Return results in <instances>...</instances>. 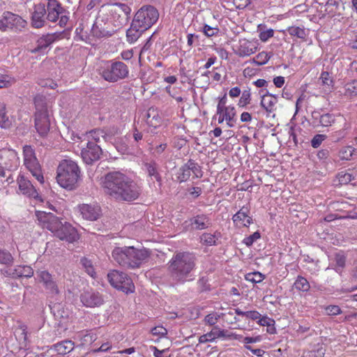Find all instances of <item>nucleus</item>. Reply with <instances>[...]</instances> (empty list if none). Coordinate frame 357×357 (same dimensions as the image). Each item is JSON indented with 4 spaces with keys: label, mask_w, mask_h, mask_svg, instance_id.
<instances>
[{
    "label": "nucleus",
    "mask_w": 357,
    "mask_h": 357,
    "mask_svg": "<svg viewBox=\"0 0 357 357\" xmlns=\"http://www.w3.org/2000/svg\"><path fill=\"white\" fill-rule=\"evenodd\" d=\"M225 116V120L227 121V124L229 127H234V124L236 122V109L234 107L228 106L226 109V111L224 112Z\"/></svg>",
    "instance_id": "obj_36"
},
{
    "label": "nucleus",
    "mask_w": 357,
    "mask_h": 357,
    "mask_svg": "<svg viewBox=\"0 0 357 357\" xmlns=\"http://www.w3.org/2000/svg\"><path fill=\"white\" fill-rule=\"evenodd\" d=\"M252 2V0H233L236 8L242 10L248 7Z\"/></svg>",
    "instance_id": "obj_59"
},
{
    "label": "nucleus",
    "mask_w": 357,
    "mask_h": 357,
    "mask_svg": "<svg viewBox=\"0 0 357 357\" xmlns=\"http://www.w3.org/2000/svg\"><path fill=\"white\" fill-rule=\"evenodd\" d=\"M355 149L351 146L343 147L339 151V157L341 160H349L351 158Z\"/></svg>",
    "instance_id": "obj_48"
},
{
    "label": "nucleus",
    "mask_w": 357,
    "mask_h": 357,
    "mask_svg": "<svg viewBox=\"0 0 357 357\" xmlns=\"http://www.w3.org/2000/svg\"><path fill=\"white\" fill-rule=\"evenodd\" d=\"M79 298L83 305L86 307H98L105 302L102 294L93 289L84 290Z\"/></svg>",
    "instance_id": "obj_13"
},
{
    "label": "nucleus",
    "mask_w": 357,
    "mask_h": 357,
    "mask_svg": "<svg viewBox=\"0 0 357 357\" xmlns=\"http://www.w3.org/2000/svg\"><path fill=\"white\" fill-rule=\"evenodd\" d=\"M337 178L341 185L348 184L354 179L351 174L344 172H340L337 174Z\"/></svg>",
    "instance_id": "obj_49"
},
{
    "label": "nucleus",
    "mask_w": 357,
    "mask_h": 357,
    "mask_svg": "<svg viewBox=\"0 0 357 357\" xmlns=\"http://www.w3.org/2000/svg\"><path fill=\"white\" fill-rule=\"evenodd\" d=\"M150 251L146 249H137L133 246L116 247L112 252L114 260L120 266L128 268H135L147 259Z\"/></svg>",
    "instance_id": "obj_4"
},
{
    "label": "nucleus",
    "mask_w": 357,
    "mask_h": 357,
    "mask_svg": "<svg viewBox=\"0 0 357 357\" xmlns=\"http://www.w3.org/2000/svg\"><path fill=\"white\" fill-rule=\"evenodd\" d=\"M227 103V94L225 93L222 98H221L219 100V102L217 106V114H221L225 112L227 109V106H225Z\"/></svg>",
    "instance_id": "obj_56"
},
{
    "label": "nucleus",
    "mask_w": 357,
    "mask_h": 357,
    "mask_svg": "<svg viewBox=\"0 0 357 357\" xmlns=\"http://www.w3.org/2000/svg\"><path fill=\"white\" fill-rule=\"evenodd\" d=\"M36 217L44 228L50 230L54 236L68 243L77 241L79 236L77 229L70 223H63L58 217L52 213L36 211Z\"/></svg>",
    "instance_id": "obj_3"
},
{
    "label": "nucleus",
    "mask_w": 357,
    "mask_h": 357,
    "mask_svg": "<svg viewBox=\"0 0 357 357\" xmlns=\"http://www.w3.org/2000/svg\"><path fill=\"white\" fill-rule=\"evenodd\" d=\"M220 327L218 326H213L211 331L206 333L207 337L209 338L211 342L215 340L218 338Z\"/></svg>",
    "instance_id": "obj_63"
},
{
    "label": "nucleus",
    "mask_w": 357,
    "mask_h": 357,
    "mask_svg": "<svg viewBox=\"0 0 357 357\" xmlns=\"http://www.w3.org/2000/svg\"><path fill=\"white\" fill-rule=\"evenodd\" d=\"M261 237V234L259 231L254 232L252 235L246 237L243 240V243L248 247L251 246L255 241Z\"/></svg>",
    "instance_id": "obj_53"
},
{
    "label": "nucleus",
    "mask_w": 357,
    "mask_h": 357,
    "mask_svg": "<svg viewBox=\"0 0 357 357\" xmlns=\"http://www.w3.org/2000/svg\"><path fill=\"white\" fill-rule=\"evenodd\" d=\"M146 122L149 126L157 128L160 126L161 118L153 108H149L146 114Z\"/></svg>",
    "instance_id": "obj_31"
},
{
    "label": "nucleus",
    "mask_w": 357,
    "mask_h": 357,
    "mask_svg": "<svg viewBox=\"0 0 357 357\" xmlns=\"http://www.w3.org/2000/svg\"><path fill=\"white\" fill-rule=\"evenodd\" d=\"M326 352V347L323 344H318L317 349H314V357H324Z\"/></svg>",
    "instance_id": "obj_64"
},
{
    "label": "nucleus",
    "mask_w": 357,
    "mask_h": 357,
    "mask_svg": "<svg viewBox=\"0 0 357 357\" xmlns=\"http://www.w3.org/2000/svg\"><path fill=\"white\" fill-rule=\"evenodd\" d=\"M273 56L272 52H259L252 60L253 63L257 66H262L266 64L271 57Z\"/></svg>",
    "instance_id": "obj_38"
},
{
    "label": "nucleus",
    "mask_w": 357,
    "mask_h": 357,
    "mask_svg": "<svg viewBox=\"0 0 357 357\" xmlns=\"http://www.w3.org/2000/svg\"><path fill=\"white\" fill-rule=\"evenodd\" d=\"M17 183L19 185V190L23 195L43 201L30 181L26 179L23 176H22L18 178Z\"/></svg>",
    "instance_id": "obj_19"
},
{
    "label": "nucleus",
    "mask_w": 357,
    "mask_h": 357,
    "mask_svg": "<svg viewBox=\"0 0 357 357\" xmlns=\"http://www.w3.org/2000/svg\"><path fill=\"white\" fill-rule=\"evenodd\" d=\"M344 95L347 97L352 98L357 96V80H353L346 84Z\"/></svg>",
    "instance_id": "obj_40"
},
{
    "label": "nucleus",
    "mask_w": 357,
    "mask_h": 357,
    "mask_svg": "<svg viewBox=\"0 0 357 357\" xmlns=\"http://www.w3.org/2000/svg\"><path fill=\"white\" fill-rule=\"evenodd\" d=\"M56 178L61 187L68 190H75L81 180L80 169L73 160H63L57 167Z\"/></svg>",
    "instance_id": "obj_5"
},
{
    "label": "nucleus",
    "mask_w": 357,
    "mask_h": 357,
    "mask_svg": "<svg viewBox=\"0 0 357 357\" xmlns=\"http://www.w3.org/2000/svg\"><path fill=\"white\" fill-rule=\"evenodd\" d=\"M36 106L35 128L41 137H45L50 128L49 112L45 100L42 97L34 99Z\"/></svg>",
    "instance_id": "obj_7"
},
{
    "label": "nucleus",
    "mask_w": 357,
    "mask_h": 357,
    "mask_svg": "<svg viewBox=\"0 0 357 357\" xmlns=\"http://www.w3.org/2000/svg\"><path fill=\"white\" fill-rule=\"evenodd\" d=\"M335 119L333 116L331 114H325L319 117V123L320 126L323 127H327L331 126V124L334 122Z\"/></svg>",
    "instance_id": "obj_51"
},
{
    "label": "nucleus",
    "mask_w": 357,
    "mask_h": 357,
    "mask_svg": "<svg viewBox=\"0 0 357 357\" xmlns=\"http://www.w3.org/2000/svg\"><path fill=\"white\" fill-rule=\"evenodd\" d=\"M336 265L340 268H343L345 265L346 257L342 253H337L335 256Z\"/></svg>",
    "instance_id": "obj_62"
},
{
    "label": "nucleus",
    "mask_w": 357,
    "mask_h": 357,
    "mask_svg": "<svg viewBox=\"0 0 357 357\" xmlns=\"http://www.w3.org/2000/svg\"><path fill=\"white\" fill-rule=\"evenodd\" d=\"M144 167L149 176H150L151 179L154 178L159 183L162 181V177L158 172V165L155 161L146 162Z\"/></svg>",
    "instance_id": "obj_30"
},
{
    "label": "nucleus",
    "mask_w": 357,
    "mask_h": 357,
    "mask_svg": "<svg viewBox=\"0 0 357 357\" xmlns=\"http://www.w3.org/2000/svg\"><path fill=\"white\" fill-rule=\"evenodd\" d=\"M274 34V31L272 29H267L266 31H261L259 33V38L261 41L266 42L270 38H272Z\"/></svg>",
    "instance_id": "obj_61"
},
{
    "label": "nucleus",
    "mask_w": 357,
    "mask_h": 357,
    "mask_svg": "<svg viewBox=\"0 0 357 357\" xmlns=\"http://www.w3.org/2000/svg\"><path fill=\"white\" fill-rule=\"evenodd\" d=\"M250 209L248 207L243 206L236 214L233 215L232 220L236 226L248 227L252 222V218L249 216Z\"/></svg>",
    "instance_id": "obj_22"
},
{
    "label": "nucleus",
    "mask_w": 357,
    "mask_h": 357,
    "mask_svg": "<svg viewBox=\"0 0 357 357\" xmlns=\"http://www.w3.org/2000/svg\"><path fill=\"white\" fill-rule=\"evenodd\" d=\"M159 13L153 6H144L135 13L133 20L139 24L142 30H147L158 20Z\"/></svg>",
    "instance_id": "obj_9"
},
{
    "label": "nucleus",
    "mask_w": 357,
    "mask_h": 357,
    "mask_svg": "<svg viewBox=\"0 0 357 357\" xmlns=\"http://www.w3.org/2000/svg\"><path fill=\"white\" fill-rule=\"evenodd\" d=\"M103 188L107 195L118 202H133L142 193V188L137 183L119 172L105 176Z\"/></svg>",
    "instance_id": "obj_1"
},
{
    "label": "nucleus",
    "mask_w": 357,
    "mask_h": 357,
    "mask_svg": "<svg viewBox=\"0 0 357 357\" xmlns=\"http://www.w3.org/2000/svg\"><path fill=\"white\" fill-rule=\"evenodd\" d=\"M80 264L85 269L86 272L92 278H95L96 273L93 268L92 262L91 260L86 257H82L80 259Z\"/></svg>",
    "instance_id": "obj_41"
},
{
    "label": "nucleus",
    "mask_w": 357,
    "mask_h": 357,
    "mask_svg": "<svg viewBox=\"0 0 357 357\" xmlns=\"http://www.w3.org/2000/svg\"><path fill=\"white\" fill-rule=\"evenodd\" d=\"M319 80L321 81V84L326 87V91L331 90V88L333 86V80L328 72H323L321 74Z\"/></svg>",
    "instance_id": "obj_45"
},
{
    "label": "nucleus",
    "mask_w": 357,
    "mask_h": 357,
    "mask_svg": "<svg viewBox=\"0 0 357 357\" xmlns=\"http://www.w3.org/2000/svg\"><path fill=\"white\" fill-rule=\"evenodd\" d=\"M289 35L296 36L298 38L306 40L307 36L309 35L310 30L300 28L298 26H290L287 29Z\"/></svg>",
    "instance_id": "obj_33"
},
{
    "label": "nucleus",
    "mask_w": 357,
    "mask_h": 357,
    "mask_svg": "<svg viewBox=\"0 0 357 357\" xmlns=\"http://www.w3.org/2000/svg\"><path fill=\"white\" fill-rule=\"evenodd\" d=\"M12 125L11 121L6 114V105L0 103V127L1 128H9Z\"/></svg>",
    "instance_id": "obj_34"
},
{
    "label": "nucleus",
    "mask_w": 357,
    "mask_h": 357,
    "mask_svg": "<svg viewBox=\"0 0 357 357\" xmlns=\"http://www.w3.org/2000/svg\"><path fill=\"white\" fill-rule=\"evenodd\" d=\"M276 102L277 97L269 93L268 91L262 96L261 105L267 112L271 113L275 110Z\"/></svg>",
    "instance_id": "obj_28"
},
{
    "label": "nucleus",
    "mask_w": 357,
    "mask_h": 357,
    "mask_svg": "<svg viewBox=\"0 0 357 357\" xmlns=\"http://www.w3.org/2000/svg\"><path fill=\"white\" fill-rule=\"evenodd\" d=\"M26 24L21 16L10 11H4L0 16V31L2 32H20Z\"/></svg>",
    "instance_id": "obj_8"
},
{
    "label": "nucleus",
    "mask_w": 357,
    "mask_h": 357,
    "mask_svg": "<svg viewBox=\"0 0 357 357\" xmlns=\"http://www.w3.org/2000/svg\"><path fill=\"white\" fill-rule=\"evenodd\" d=\"M115 8L114 12L121 11L126 16V20H128L131 13V8L126 3L116 2L112 4Z\"/></svg>",
    "instance_id": "obj_46"
},
{
    "label": "nucleus",
    "mask_w": 357,
    "mask_h": 357,
    "mask_svg": "<svg viewBox=\"0 0 357 357\" xmlns=\"http://www.w3.org/2000/svg\"><path fill=\"white\" fill-rule=\"evenodd\" d=\"M19 329L21 331L22 338L24 342H30L32 336L38 329L29 328L25 324L20 325Z\"/></svg>",
    "instance_id": "obj_37"
},
{
    "label": "nucleus",
    "mask_w": 357,
    "mask_h": 357,
    "mask_svg": "<svg viewBox=\"0 0 357 357\" xmlns=\"http://www.w3.org/2000/svg\"><path fill=\"white\" fill-rule=\"evenodd\" d=\"M46 16L45 4L44 3L36 4L31 15L32 26L36 29L43 27L47 20Z\"/></svg>",
    "instance_id": "obj_16"
},
{
    "label": "nucleus",
    "mask_w": 357,
    "mask_h": 357,
    "mask_svg": "<svg viewBox=\"0 0 357 357\" xmlns=\"http://www.w3.org/2000/svg\"><path fill=\"white\" fill-rule=\"evenodd\" d=\"M189 167L190 169V172L194 174V176L196 178H202L203 176V172L202 170V167L195 162V160L190 159L188 161Z\"/></svg>",
    "instance_id": "obj_44"
},
{
    "label": "nucleus",
    "mask_w": 357,
    "mask_h": 357,
    "mask_svg": "<svg viewBox=\"0 0 357 357\" xmlns=\"http://www.w3.org/2000/svg\"><path fill=\"white\" fill-rule=\"evenodd\" d=\"M52 310L55 319L60 321L67 319L69 316V312L65 310L63 307L60 304L54 305Z\"/></svg>",
    "instance_id": "obj_35"
},
{
    "label": "nucleus",
    "mask_w": 357,
    "mask_h": 357,
    "mask_svg": "<svg viewBox=\"0 0 357 357\" xmlns=\"http://www.w3.org/2000/svg\"><path fill=\"white\" fill-rule=\"evenodd\" d=\"M0 159L3 160L2 164L4 165V168L8 170L15 169L19 165V158L17 153L14 151H5Z\"/></svg>",
    "instance_id": "obj_23"
},
{
    "label": "nucleus",
    "mask_w": 357,
    "mask_h": 357,
    "mask_svg": "<svg viewBox=\"0 0 357 357\" xmlns=\"http://www.w3.org/2000/svg\"><path fill=\"white\" fill-rule=\"evenodd\" d=\"M45 5L46 18L47 20L54 22L59 19V24L61 27H64L69 20L67 13H68L57 0H47Z\"/></svg>",
    "instance_id": "obj_10"
},
{
    "label": "nucleus",
    "mask_w": 357,
    "mask_h": 357,
    "mask_svg": "<svg viewBox=\"0 0 357 357\" xmlns=\"http://www.w3.org/2000/svg\"><path fill=\"white\" fill-rule=\"evenodd\" d=\"M116 31L112 27V23L107 18L98 17L94 22L91 33L98 38H108L113 36Z\"/></svg>",
    "instance_id": "obj_12"
},
{
    "label": "nucleus",
    "mask_w": 357,
    "mask_h": 357,
    "mask_svg": "<svg viewBox=\"0 0 357 357\" xmlns=\"http://www.w3.org/2000/svg\"><path fill=\"white\" fill-rule=\"evenodd\" d=\"M195 255L190 252L175 253L167 264V271L170 279L175 284H184L194 279L192 271L196 267Z\"/></svg>",
    "instance_id": "obj_2"
},
{
    "label": "nucleus",
    "mask_w": 357,
    "mask_h": 357,
    "mask_svg": "<svg viewBox=\"0 0 357 357\" xmlns=\"http://www.w3.org/2000/svg\"><path fill=\"white\" fill-rule=\"evenodd\" d=\"M82 158L86 164H92L100 159L102 149L97 144L91 141L87 143L86 148L82 150Z\"/></svg>",
    "instance_id": "obj_14"
},
{
    "label": "nucleus",
    "mask_w": 357,
    "mask_h": 357,
    "mask_svg": "<svg viewBox=\"0 0 357 357\" xmlns=\"http://www.w3.org/2000/svg\"><path fill=\"white\" fill-rule=\"evenodd\" d=\"M57 38L56 33L47 34L40 37L36 42V47L32 50L33 53H43Z\"/></svg>",
    "instance_id": "obj_24"
},
{
    "label": "nucleus",
    "mask_w": 357,
    "mask_h": 357,
    "mask_svg": "<svg viewBox=\"0 0 357 357\" xmlns=\"http://www.w3.org/2000/svg\"><path fill=\"white\" fill-rule=\"evenodd\" d=\"M256 51L257 47L253 42L242 39L239 41V47L236 54L241 57H244L254 54Z\"/></svg>",
    "instance_id": "obj_25"
},
{
    "label": "nucleus",
    "mask_w": 357,
    "mask_h": 357,
    "mask_svg": "<svg viewBox=\"0 0 357 357\" xmlns=\"http://www.w3.org/2000/svg\"><path fill=\"white\" fill-rule=\"evenodd\" d=\"M100 75L107 82L114 83L126 79L129 75L128 66L120 61H109L100 70Z\"/></svg>",
    "instance_id": "obj_6"
},
{
    "label": "nucleus",
    "mask_w": 357,
    "mask_h": 357,
    "mask_svg": "<svg viewBox=\"0 0 357 357\" xmlns=\"http://www.w3.org/2000/svg\"><path fill=\"white\" fill-rule=\"evenodd\" d=\"M89 134L91 139L94 140L93 142L96 144L100 141V137H105L104 132L100 129L91 130Z\"/></svg>",
    "instance_id": "obj_57"
},
{
    "label": "nucleus",
    "mask_w": 357,
    "mask_h": 357,
    "mask_svg": "<svg viewBox=\"0 0 357 357\" xmlns=\"http://www.w3.org/2000/svg\"><path fill=\"white\" fill-rule=\"evenodd\" d=\"M75 343L72 340H66L53 345L54 349L60 355H66L73 350Z\"/></svg>",
    "instance_id": "obj_29"
},
{
    "label": "nucleus",
    "mask_w": 357,
    "mask_h": 357,
    "mask_svg": "<svg viewBox=\"0 0 357 357\" xmlns=\"http://www.w3.org/2000/svg\"><path fill=\"white\" fill-rule=\"evenodd\" d=\"M245 278L246 280L256 284L261 282L265 278V275L259 272H253L246 274Z\"/></svg>",
    "instance_id": "obj_47"
},
{
    "label": "nucleus",
    "mask_w": 357,
    "mask_h": 357,
    "mask_svg": "<svg viewBox=\"0 0 357 357\" xmlns=\"http://www.w3.org/2000/svg\"><path fill=\"white\" fill-rule=\"evenodd\" d=\"M326 310L327 314L331 316L337 315L342 313L340 307L337 305H328L326 307Z\"/></svg>",
    "instance_id": "obj_58"
},
{
    "label": "nucleus",
    "mask_w": 357,
    "mask_h": 357,
    "mask_svg": "<svg viewBox=\"0 0 357 357\" xmlns=\"http://www.w3.org/2000/svg\"><path fill=\"white\" fill-rule=\"evenodd\" d=\"M219 31L218 28L211 27L208 24H205L203 27V32L207 37H211L218 34Z\"/></svg>",
    "instance_id": "obj_54"
},
{
    "label": "nucleus",
    "mask_w": 357,
    "mask_h": 357,
    "mask_svg": "<svg viewBox=\"0 0 357 357\" xmlns=\"http://www.w3.org/2000/svg\"><path fill=\"white\" fill-rule=\"evenodd\" d=\"M294 285L296 289L303 291H307L310 288L309 282L305 278L301 276L298 277Z\"/></svg>",
    "instance_id": "obj_42"
},
{
    "label": "nucleus",
    "mask_w": 357,
    "mask_h": 357,
    "mask_svg": "<svg viewBox=\"0 0 357 357\" xmlns=\"http://www.w3.org/2000/svg\"><path fill=\"white\" fill-rule=\"evenodd\" d=\"M107 278L112 287L126 294L135 290L132 279L123 272L113 271L107 274Z\"/></svg>",
    "instance_id": "obj_11"
},
{
    "label": "nucleus",
    "mask_w": 357,
    "mask_h": 357,
    "mask_svg": "<svg viewBox=\"0 0 357 357\" xmlns=\"http://www.w3.org/2000/svg\"><path fill=\"white\" fill-rule=\"evenodd\" d=\"M3 273L5 276L12 278H31L33 275V270L29 266H17L14 268L8 267Z\"/></svg>",
    "instance_id": "obj_17"
},
{
    "label": "nucleus",
    "mask_w": 357,
    "mask_h": 357,
    "mask_svg": "<svg viewBox=\"0 0 357 357\" xmlns=\"http://www.w3.org/2000/svg\"><path fill=\"white\" fill-rule=\"evenodd\" d=\"M37 276L40 282H43L44 287L52 295H57L59 293L58 285L54 277L47 271H38Z\"/></svg>",
    "instance_id": "obj_15"
},
{
    "label": "nucleus",
    "mask_w": 357,
    "mask_h": 357,
    "mask_svg": "<svg viewBox=\"0 0 357 357\" xmlns=\"http://www.w3.org/2000/svg\"><path fill=\"white\" fill-rule=\"evenodd\" d=\"M219 315L216 314H208L204 318V322L211 326H215V325L218 321Z\"/></svg>",
    "instance_id": "obj_55"
},
{
    "label": "nucleus",
    "mask_w": 357,
    "mask_h": 357,
    "mask_svg": "<svg viewBox=\"0 0 357 357\" xmlns=\"http://www.w3.org/2000/svg\"><path fill=\"white\" fill-rule=\"evenodd\" d=\"M25 167L29 169L31 174L40 183H44V177L42 174L40 165L37 158L28 160L24 162Z\"/></svg>",
    "instance_id": "obj_26"
},
{
    "label": "nucleus",
    "mask_w": 357,
    "mask_h": 357,
    "mask_svg": "<svg viewBox=\"0 0 357 357\" xmlns=\"http://www.w3.org/2000/svg\"><path fill=\"white\" fill-rule=\"evenodd\" d=\"M146 30H142V26L133 20L130 27L126 31L127 41L129 43H134Z\"/></svg>",
    "instance_id": "obj_27"
},
{
    "label": "nucleus",
    "mask_w": 357,
    "mask_h": 357,
    "mask_svg": "<svg viewBox=\"0 0 357 357\" xmlns=\"http://www.w3.org/2000/svg\"><path fill=\"white\" fill-rule=\"evenodd\" d=\"M315 3L320 6L319 18L324 17L326 14H333L339 6L338 0H317Z\"/></svg>",
    "instance_id": "obj_21"
},
{
    "label": "nucleus",
    "mask_w": 357,
    "mask_h": 357,
    "mask_svg": "<svg viewBox=\"0 0 357 357\" xmlns=\"http://www.w3.org/2000/svg\"><path fill=\"white\" fill-rule=\"evenodd\" d=\"M250 90H244L242 93V96L238 101V105L240 107H244L250 103Z\"/></svg>",
    "instance_id": "obj_52"
},
{
    "label": "nucleus",
    "mask_w": 357,
    "mask_h": 357,
    "mask_svg": "<svg viewBox=\"0 0 357 357\" xmlns=\"http://www.w3.org/2000/svg\"><path fill=\"white\" fill-rule=\"evenodd\" d=\"M189 225L191 229L203 230L211 226V220L208 215L204 213L197 214L189 219Z\"/></svg>",
    "instance_id": "obj_18"
},
{
    "label": "nucleus",
    "mask_w": 357,
    "mask_h": 357,
    "mask_svg": "<svg viewBox=\"0 0 357 357\" xmlns=\"http://www.w3.org/2000/svg\"><path fill=\"white\" fill-rule=\"evenodd\" d=\"M216 233L211 234L210 233H204L200 236V241L202 244L211 246L216 244Z\"/></svg>",
    "instance_id": "obj_39"
},
{
    "label": "nucleus",
    "mask_w": 357,
    "mask_h": 357,
    "mask_svg": "<svg viewBox=\"0 0 357 357\" xmlns=\"http://www.w3.org/2000/svg\"><path fill=\"white\" fill-rule=\"evenodd\" d=\"M82 217L88 220L94 221L100 216V208L97 205L82 204L79 206Z\"/></svg>",
    "instance_id": "obj_20"
},
{
    "label": "nucleus",
    "mask_w": 357,
    "mask_h": 357,
    "mask_svg": "<svg viewBox=\"0 0 357 357\" xmlns=\"http://www.w3.org/2000/svg\"><path fill=\"white\" fill-rule=\"evenodd\" d=\"M13 260L12 255L8 251L0 249V264L10 266L13 264Z\"/></svg>",
    "instance_id": "obj_43"
},
{
    "label": "nucleus",
    "mask_w": 357,
    "mask_h": 357,
    "mask_svg": "<svg viewBox=\"0 0 357 357\" xmlns=\"http://www.w3.org/2000/svg\"><path fill=\"white\" fill-rule=\"evenodd\" d=\"M208 279L205 278H199L197 284L200 291H205L210 289V285L208 284Z\"/></svg>",
    "instance_id": "obj_60"
},
{
    "label": "nucleus",
    "mask_w": 357,
    "mask_h": 357,
    "mask_svg": "<svg viewBox=\"0 0 357 357\" xmlns=\"http://www.w3.org/2000/svg\"><path fill=\"white\" fill-rule=\"evenodd\" d=\"M190 169L188 162H187L179 168L176 178L179 183H183L188 181L190 178Z\"/></svg>",
    "instance_id": "obj_32"
},
{
    "label": "nucleus",
    "mask_w": 357,
    "mask_h": 357,
    "mask_svg": "<svg viewBox=\"0 0 357 357\" xmlns=\"http://www.w3.org/2000/svg\"><path fill=\"white\" fill-rule=\"evenodd\" d=\"M24 162L36 158L35 151L31 146L25 145L23 147Z\"/></svg>",
    "instance_id": "obj_50"
}]
</instances>
